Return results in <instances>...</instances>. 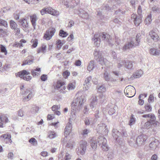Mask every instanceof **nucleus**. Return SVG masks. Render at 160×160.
Here are the masks:
<instances>
[{"label": "nucleus", "mask_w": 160, "mask_h": 160, "mask_svg": "<svg viewBox=\"0 0 160 160\" xmlns=\"http://www.w3.org/2000/svg\"><path fill=\"white\" fill-rule=\"evenodd\" d=\"M29 142L30 143L33 144V145H35V143H36V144L37 143V141L34 138H32L29 140Z\"/></svg>", "instance_id": "13d9d810"}, {"label": "nucleus", "mask_w": 160, "mask_h": 160, "mask_svg": "<svg viewBox=\"0 0 160 160\" xmlns=\"http://www.w3.org/2000/svg\"><path fill=\"white\" fill-rule=\"evenodd\" d=\"M158 141L155 139L153 142H151L149 144L150 147L153 150H154L158 145Z\"/></svg>", "instance_id": "5701e85b"}, {"label": "nucleus", "mask_w": 160, "mask_h": 160, "mask_svg": "<svg viewBox=\"0 0 160 160\" xmlns=\"http://www.w3.org/2000/svg\"><path fill=\"white\" fill-rule=\"evenodd\" d=\"M96 122V119H94L92 121V118H90L89 119L87 118L85 120V122L86 125H89V124H93Z\"/></svg>", "instance_id": "c756f323"}, {"label": "nucleus", "mask_w": 160, "mask_h": 160, "mask_svg": "<svg viewBox=\"0 0 160 160\" xmlns=\"http://www.w3.org/2000/svg\"><path fill=\"white\" fill-rule=\"evenodd\" d=\"M78 92L76 94L78 96L77 99L74 102H72L71 107L76 111H80L82 106L86 101L85 96L83 95L80 96Z\"/></svg>", "instance_id": "f03ea898"}, {"label": "nucleus", "mask_w": 160, "mask_h": 160, "mask_svg": "<svg viewBox=\"0 0 160 160\" xmlns=\"http://www.w3.org/2000/svg\"><path fill=\"white\" fill-rule=\"evenodd\" d=\"M87 142L85 141H82L80 142L79 150L81 155L85 153L87 146Z\"/></svg>", "instance_id": "ddd939ff"}, {"label": "nucleus", "mask_w": 160, "mask_h": 160, "mask_svg": "<svg viewBox=\"0 0 160 160\" xmlns=\"http://www.w3.org/2000/svg\"><path fill=\"white\" fill-rule=\"evenodd\" d=\"M31 42L32 43V47L33 48H36L38 45V40L37 39H32Z\"/></svg>", "instance_id": "5fc2aeb1"}, {"label": "nucleus", "mask_w": 160, "mask_h": 160, "mask_svg": "<svg viewBox=\"0 0 160 160\" xmlns=\"http://www.w3.org/2000/svg\"><path fill=\"white\" fill-rule=\"evenodd\" d=\"M98 90L100 92H104L106 91V88L104 86L102 85L99 87Z\"/></svg>", "instance_id": "de8ad7c7"}, {"label": "nucleus", "mask_w": 160, "mask_h": 160, "mask_svg": "<svg viewBox=\"0 0 160 160\" xmlns=\"http://www.w3.org/2000/svg\"><path fill=\"white\" fill-rule=\"evenodd\" d=\"M26 3L30 4H33L35 3L36 1H38V0H24Z\"/></svg>", "instance_id": "0e129e2a"}, {"label": "nucleus", "mask_w": 160, "mask_h": 160, "mask_svg": "<svg viewBox=\"0 0 160 160\" xmlns=\"http://www.w3.org/2000/svg\"><path fill=\"white\" fill-rule=\"evenodd\" d=\"M41 71L40 68H36L32 71V74L34 77L35 76H38L40 74Z\"/></svg>", "instance_id": "bb28decb"}, {"label": "nucleus", "mask_w": 160, "mask_h": 160, "mask_svg": "<svg viewBox=\"0 0 160 160\" xmlns=\"http://www.w3.org/2000/svg\"><path fill=\"white\" fill-rule=\"evenodd\" d=\"M74 81L73 82H70L67 86V89L69 91L74 89L76 87Z\"/></svg>", "instance_id": "a878e982"}, {"label": "nucleus", "mask_w": 160, "mask_h": 160, "mask_svg": "<svg viewBox=\"0 0 160 160\" xmlns=\"http://www.w3.org/2000/svg\"><path fill=\"white\" fill-rule=\"evenodd\" d=\"M33 62V59L31 60L27 59L23 62V63L22 64V65L23 66L26 64L30 65Z\"/></svg>", "instance_id": "c03bdc74"}, {"label": "nucleus", "mask_w": 160, "mask_h": 160, "mask_svg": "<svg viewBox=\"0 0 160 160\" xmlns=\"http://www.w3.org/2000/svg\"><path fill=\"white\" fill-rule=\"evenodd\" d=\"M99 63L102 66L109 67L112 65V63L108 61L106 58L103 57L98 60Z\"/></svg>", "instance_id": "f8f14e48"}, {"label": "nucleus", "mask_w": 160, "mask_h": 160, "mask_svg": "<svg viewBox=\"0 0 160 160\" xmlns=\"http://www.w3.org/2000/svg\"><path fill=\"white\" fill-rule=\"evenodd\" d=\"M97 98L96 96L95 95L92 96L91 99V102L90 104V107L92 109H93L97 104Z\"/></svg>", "instance_id": "4468645a"}, {"label": "nucleus", "mask_w": 160, "mask_h": 160, "mask_svg": "<svg viewBox=\"0 0 160 160\" xmlns=\"http://www.w3.org/2000/svg\"><path fill=\"white\" fill-rule=\"evenodd\" d=\"M142 96H145V98L147 97V95L146 94H141L138 96L139 100L138 101V104L141 105H142L144 103V100L141 99Z\"/></svg>", "instance_id": "4c0bfd02"}, {"label": "nucleus", "mask_w": 160, "mask_h": 160, "mask_svg": "<svg viewBox=\"0 0 160 160\" xmlns=\"http://www.w3.org/2000/svg\"><path fill=\"white\" fill-rule=\"evenodd\" d=\"M103 78L106 81H112V79L110 75V73L106 71H105L103 73L102 76Z\"/></svg>", "instance_id": "b1692460"}, {"label": "nucleus", "mask_w": 160, "mask_h": 160, "mask_svg": "<svg viewBox=\"0 0 160 160\" xmlns=\"http://www.w3.org/2000/svg\"><path fill=\"white\" fill-rule=\"evenodd\" d=\"M0 50L1 51L4 53L5 55H6L7 54V51L6 48L3 45H0Z\"/></svg>", "instance_id": "49530a36"}, {"label": "nucleus", "mask_w": 160, "mask_h": 160, "mask_svg": "<svg viewBox=\"0 0 160 160\" xmlns=\"http://www.w3.org/2000/svg\"><path fill=\"white\" fill-rule=\"evenodd\" d=\"M143 74V71L141 70H139L134 72L131 76L130 78L133 79L134 78H139L141 77Z\"/></svg>", "instance_id": "a211bd4d"}, {"label": "nucleus", "mask_w": 160, "mask_h": 160, "mask_svg": "<svg viewBox=\"0 0 160 160\" xmlns=\"http://www.w3.org/2000/svg\"><path fill=\"white\" fill-rule=\"evenodd\" d=\"M141 38V35L140 33H138L137 34L136 37V41L135 42V45L138 46L140 42V40Z\"/></svg>", "instance_id": "ea45409f"}, {"label": "nucleus", "mask_w": 160, "mask_h": 160, "mask_svg": "<svg viewBox=\"0 0 160 160\" xmlns=\"http://www.w3.org/2000/svg\"><path fill=\"white\" fill-rule=\"evenodd\" d=\"M60 108V105H54L52 107V110L53 111H56L57 110H59Z\"/></svg>", "instance_id": "4d7b16f0"}, {"label": "nucleus", "mask_w": 160, "mask_h": 160, "mask_svg": "<svg viewBox=\"0 0 160 160\" xmlns=\"http://www.w3.org/2000/svg\"><path fill=\"white\" fill-rule=\"evenodd\" d=\"M71 116L70 117V119L73 120L75 119L76 118V113L77 112H79V111H76L74 110H73L71 107Z\"/></svg>", "instance_id": "2f4dec72"}, {"label": "nucleus", "mask_w": 160, "mask_h": 160, "mask_svg": "<svg viewBox=\"0 0 160 160\" xmlns=\"http://www.w3.org/2000/svg\"><path fill=\"white\" fill-rule=\"evenodd\" d=\"M40 13L42 15H43L47 13H49L53 16H57L59 15V12L52 9L51 7L44 8L40 11Z\"/></svg>", "instance_id": "0eeeda50"}, {"label": "nucleus", "mask_w": 160, "mask_h": 160, "mask_svg": "<svg viewBox=\"0 0 160 160\" xmlns=\"http://www.w3.org/2000/svg\"><path fill=\"white\" fill-rule=\"evenodd\" d=\"M95 62L93 60H91L89 62L87 66V70L89 72L93 70L95 68Z\"/></svg>", "instance_id": "6ab92c4d"}, {"label": "nucleus", "mask_w": 160, "mask_h": 160, "mask_svg": "<svg viewBox=\"0 0 160 160\" xmlns=\"http://www.w3.org/2000/svg\"><path fill=\"white\" fill-rule=\"evenodd\" d=\"M90 131L89 129H85L82 131L81 134L83 136L86 137L87 136L88 133L90 132Z\"/></svg>", "instance_id": "3c124183"}, {"label": "nucleus", "mask_w": 160, "mask_h": 160, "mask_svg": "<svg viewBox=\"0 0 160 160\" xmlns=\"http://www.w3.org/2000/svg\"><path fill=\"white\" fill-rule=\"evenodd\" d=\"M7 35V32L5 30L0 28V35L1 37H3Z\"/></svg>", "instance_id": "09e8293b"}, {"label": "nucleus", "mask_w": 160, "mask_h": 160, "mask_svg": "<svg viewBox=\"0 0 160 160\" xmlns=\"http://www.w3.org/2000/svg\"><path fill=\"white\" fill-rule=\"evenodd\" d=\"M38 19V18L35 14L30 16V20L32 25L34 29H35L36 26V22Z\"/></svg>", "instance_id": "412c9836"}, {"label": "nucleus", "mask_w": 160, "mask_h": 160, "mask_svg": "<svg viewBox=\"0 0 160 160\" xmlns=\"http://www.w3.org/2000/svg\"><path fill=\"white\" fill-rule=\"evenodd\" d=\"M79 12H80V16L82 18L86 19L88 18V14L87 13L85 12L84 11V12H83L82 13L81 12V11H80Z\"/></svg>", "instance_id": "a18cd8bd"}, {"label": "nucleus", "mask_w": 160, "mask_h": 160, "mask_svg": "<svg viewBox=\"0 0 160 160\" xmlns=\"http://www.w3.org/2000/svg\"><path fill=\"white\" fill-rule=\"evenodd\" d=\"M72 128V125L71 123L68 122L67 124L64 129V135L66 138L67 137L71 132Z\"/></svg>", "instance_id": "2eb2a0df"}, {"label": "nucleus", "mask_w": 160, "mask_h": 160, "mask_svg": "<svg viewBox=\"0 0 160 160\" xmlns=\"http://www.w3.org/2000/svg\"><path fill=\"white\" fill-rule=\"evenodd\" d=\"M152 16L151 13H150L147 15L144 21L146 25H148L151 23L152 21Z\"/></svg>", "instance_id": "393cba45"}, {"label": "nucleus", "mask_w": 160, "mask_h": 160, "mask_svg": "<svg viewBox=\"0 0 160 160\" xmlns=\"http://www.w3.org/2000/svg\"><path fill=\"white\" fill-rule=\"evenodd\" d=\"M101 39L104 40L105 42H107L108 45L110 46H112L113 45L110 36L105 32L95 34L92 39L95 45L97 47L99 46Z\"/></svg>", "instance_id": "f257e3e1"}, {"label": "nucleus", "mask_w": 160, "mask_h": 160, "mask_svg": "<svg viewBox=\"0 0 160 160\" xmlns=\"http://www.w3.org/2000/svg\"><path fill=\"white\" fill-rule=\"evenodd\" d=\"M26 41L24 39L21 40L20 42V43H18V42H15L13 44V46L15 47H19V48H21L23 46L22 43H25L26 42Z\"/></svg>", "instance_id": "7c9ffc66"}, {"label": "nucleus", "mask_w": 160, "mask_h": 160, "mask_svg": "<svg viewBox=\"0 0 160 160\" xmlns=\"http://www.w3.org/2000/svg\"><path fill=\"white\" fill-rule=\"evenodd\" d=\"M32 97V93L31 92H30L28 95V96L25 98L23 99V100L25 101H27L31 99Z\"/></svg>", "instance_id": "603ef678"}, {"label": "nucleus", "mask_w": 160, "mask_h": 160, "mask_svg": "<svg viewBox=\"0 0 160 160\" xmlns=\"http://www.w3.org/2000/svg\"><path fill=\"white\" fill-rule=\"evenodd\" d=\"M149 35L151 38L154 41L156 42L158 40L159 36L154 30H152L149 32Z\"/></svg>", "instance_id": "dca6fc26"}, {"label": "nucleus", "mask_w": 160, "mask_h": 160, "mask_svg": "<svg viewBox=\"0 0 160 160\" xmlns=\"http://www.w3.org/2000/svg\"><path fill=\"white\" fill-rule=\"evenodd\" d=\"M112 135L114 138L118 142L120 143V140L121 139L122 135L120 132L117 129H114L112 130Z\"/></svg>", "instance_id": "9b49d317"}, {"label": "nucleus", "mask_w": 160, "mask_h": 160, "mask_svg": "<svg viewBox=\"0 0 160 160\" xmlns=\"http://www.w3.org/2000/svg\"><path fill=\"white\" fill-rule=\"evenodd\" d=\"M133 66L132 62V61H127L125 62V68L128 69H131Z\"/></svg>", "instance_id": "c85d7f7f"}, {"label": "nucleus", "mask_w": 160, "mask_h": 160, "mask_svg": "<svg viewBox=\"0 0 160 160\" xmlns=\"http://www.w3.org/2000/svg\"><path fill=\"white\" fill-rule=\"evenodd\" d=\"M96 130L98 132L102 134L106 135L108 132L107 126L104 123H100L97 126Z\"/></svg>", "instance_id": "39448f33"}, {"label": "nucleus", "mask_w": 160, "mask_h": 160, "mask_svg": "<svg viewBox=\"0 0 160 160\" xmlns=\"http://www.w3.org/2000/svg\"><path fill=\"white\" fill-rule=\"evenodd\" d=\"M56 32L55 28L51 27L47 30L43 36V38L47 40L50 39Z\"/></svg>", "instance_id": "423d86ee"}, {"label": "nucleus", "mask_w": 160, "mask_h": 160, "mask_svg": "<svg viewBox=\"0 0 160 160\" xmlns=\"http://www.w3.org/2000/svg\"><path fill=\"white\" fill-rule=\"evenodd\" d=\"M59 35L62 38H65L68 35V34L63 30H60L59 32Z\"/></svg>", "instance_id": "79ce46f5"}, {"label": "nucleus", "mask_w": 160, "mask_h": 160, "mask_svg": "<svg viewBox=\"0 0 160 160\" xmlns=\"http://www.w3.org/2000/svg\"><path fill=\"white\" fill-rule=\"evenodd\" d=\"M142 16H137L135 14H133L131 16V18L133 19L134 23L135 26H138L142 22Z\"/></svg>", "instance_id": "1a4fd4ad"}, {"label": "nucleus", "mask_w": 160, "mask_h": 160, "mask_svg": "<svg viewBox=\"0 0 160 160\" xmlns=\"http://www.w3.org/2000/svg\"><path fill=\"white\" fill-rule=\"evenodd\" d=\"M146 111L147 112H150L151 111L152 108L150 105L147 104L145 106Z\"/></svg>", "instance_id": "6e6d98bb"}, {"label": "nucleus", "mask_w": 160, "mask_h": 160, "mask_svg": "<svg viewBox=\"0 0 160 160\" xmlns=\"http://www.w3.org/2000/svg\"><path fill=\"white\" fill-rule=\"evenodd\" d=\"M47 45L45 44H43L41 47L37 49V52L38 53H40L44 54L46 52Z\"/></svg>", "instance_id": "aec40b11"}, {"label": "nucleus", "mask_w": 160, "mask_h": 160, "mask_svg": "<svg viewBox=\"0 0 160 160\" xmlns=\"http://www.w3.org/2000/svg\"><path fill=\"white\" fill-rule=\"evenodd\" d=\"M151 126V122L150 121H148L145 122L144 125V128L146 129H148Z\"/></svg>", "instance_id": "8fccbe9b"}, {"label": "nucleus", "mask_w": 160, "mask_h": 160, "mask_svg": "<svg viewBox=\"0 0 160 160\" xmlns=\"http://www.w3.org/2000/svg\"><path fill=\"white\" fill-rule=\"evenodd\" d=\"M118 67V68H121L123 66L125 67V61L123 60H119L117 59Z\"/></svg>", "instance_id": "473e14b6"}, {"label": "nucleus", "mask_w": 160, "mask_h": 160, "mask_svg": "<svg viewBox=\"0 0 160 160\" xmlns=\"http://www.w3.org/2000/svg\"><path fill=\"white\" fill-rule=\"evenodd\" d=\"M147 138V137L145 135L143 134L139 136L137 138V144L138 146L144 144Z\"/></svg>", "instance_id": "9d476101"}, {"label": "nucleus", "mask_w": 160, "mask_h": 160, "mask_svg": "<svg viewBox=\"0 0 160 160\" xmlns=\"http://www.w3.org/2000/svg\"><path fill=\"white\" fill-rule=\"evenodd\" d=\"M21 23L22 26L24 27H28L27 21L25 19L22 20L21 21Z\"/></svg>", "instance_id": "bf43d9fd"}, {"label": "nucleus", "mask_w": 160, "mask_h": 160, "mask_svg": "<svg viewBox=\"0 0 160 160\" xmlns=\"http://www.w3.org/2000/svg\"><path fill=\"white\" fill-rule=\"evenodd\" d=\"M65 83L64 82L61 81H59L57 82L56 86L57 88H60Z\"/></svg>", "instance_id": "864d4df0"}, {"label": "nucleus", "mask_w": 160, "mask_h": 160, "mask_svg": "<svg viewBox=\"0 0 160 160\" xmlns=\"http://www.w3.org/2000/svg\"><path fill=\"white\" fill-rule=\"evenodd\" d=\"M93 55L94 58L96 59H100L101 58L102 56V53L99 50L96 49L94 50L93 52Z\"/></svg>", "instance_id": "4be33fe9"}, {"label": "nucleus", "mask_w": 160, "mask_h": 160, "mask_svg": "<svg viewBox=\"0 0 160 160\" xmlns=\"http://www.w3.org/2000/svg\"><path fill=\"white\" fill-rule=\"evenodd\" d=\"M105 96L102 94L100 96V101L101 103H102L105 100Z\"/></svg>", "instance_id": "774afa93"}, {"label": "nucleus", "mask_w": 160, "mask_h": 160, "mask_svg": "<svg viewBox=\"0 0 160 160\" xmlns=\"http://www.w3.org/2000/svg\"><path fill=\"white\" fill-rule=\"evenodd\" d=\"M62 75L64 78H66L70 75V73L67 71L63 72Z\"/></svg>", "instance_id": "e2e57ef3"}, {"label": "nucleus", "mask_w": 160, "mask_h": 160, "mask_svg": "<svg viewBox=\"0 0 160 160\" xmlns=\"http://www.w3.org/2000/svg\"><path fill=\"white\" fill-rule=\"evenodd\" d=\"M154 101V97L152 94H151L149 97L148 102L149 103L153 102Z\"/></svg>", "instance_id": "69168bd1"}, {"label": "nucleus", "mask_w": 160, "mask_h": 160, "mask_svg": "<svg viewBox=\"0 0 160 160\" xmlns=\"http://www.w3.org/2000/svg\"><path fill=\"white\" fill-rule=\"evenodd\" d=\"M29 74V73L26 70H23L18 73L16 75L21 78H22L24 80L28 81L30 80L32 78V77L30 76H27Z\"/></svg>", "instance_id": "6e6552de"}, {"label": "nucleus", "mask_w": 160, "mask_h": 160, "mask_svg": "<svg viewBox=\"0 0 160 160\" xmlns=\"http://www.w3.org/2000/svg\"><path fill=\"white\" fill-rule=\"evenodd\" d=\"M136 141L133 138H131L130 141H129V145L132 147H136L137 144L136 143Z\"/></svg>", "instance_id": "37998d69"}, {"label": "nucleus", "mask_w": 160, "mask_h": 160, "mask_svg": "<svg viewBox=\"0 0 160 160\" xmlns=\"http://www.w3.org/2000/svg\"><path fill=\"white\" fill-rule=\"evenodd\" d=\"M2 15V14L1 12H0V17ZM0 26H3L5 27H8V24L7 22L3 20L0 19Z\"/></svg>", "instance_id": "e433bc0d"}, {"label": "nucleus", "mask_w": 160, "mask_h": 160, "mask_svg": "<svg viewBox=\"0 0 160 160\" xmlns=\"http://www.w3.org/2000/svg\"><path fill=\"white\" fill-rule=\"evenodd\" d=\"M92 79L91 76L87 77L85 80L84 83L86 84H90V82Z\"/></svg>", "instance_id": "338daca9"}, {"label": "nucleus", "mask_w": 160, "mask_h": 160, "mask_svg": "<svg viewBox=\"0 0 160 160\" xmlns=\"http://www.w3.org/2000/svg\"><path fill=\"white\" fill-rule=\"evenodd\" d=\"M137 46L135 45V44L133 41H131L130 42L126 44L123 47L122 50L125 51L128 49H130L133 47H136Z\"/></svg>", "instance_id": "f3484780"}, {"label": "nucleus", "mask_w": 160, "mask_h": 160, "mask_svg": "<svg viewBox=\"0 0 160 160\" xmlns=\"http://www.w3.org/2000/svg\"><path fill=\"white\" fill-rule=\"evenodd\" d=\"M1 138H3L5 140L8 139L9 140V142H12L11 139V135L10 134H3L1 136Z\"/></svg>", "instance_id": "a19ab883"}, {"label": "nucleus", "mask_w": 160, "mask_h": 160, "mask_svg": "<svg viewBox=\"0 0 160 160\" xmlns=\"http://www.w3.org/2000/svg\"><path fill=\"white\" fill-rule=\"evenodd\" d=\"M135 121L136 119L134 117V115L132 114L130 118V119L129 122L128 124L131 126L135 123Z\"/></svg>", "instance_id": "c9c22d12"}, {"label": "nucleus", "mask_w": 160, "mask_h": 160, "mask_svg": "<svg viewBox=\"0 0 160 160\" xmlns=\"http://www.w3.org/2000/svg\"><path fill=\"white\" fill-rule=\"evenodd\" d=\"M74 39V36L73 34H71L67 38V40L68 41L72 42Z\"/></svg>", "instance_id": "052dcab7"}, {"label": "nucleus", "mask_w": 160, "mask_h": 160, "mask_svg": "<svg viewBox=\"0 0 160 160\" xmlns=\"http://www.w3.org/2000/svg\"><path fill=\"white\" fill-rule=\"evenodd\" d=\"M97 142L94 138H92L91 140V146L94 150L95 149L97 148Z\"/></svg>", "instance_id": "cd10ccee"}, {"label": "nucleus", "mask_w": 160, "mask_h": 160, "mask_svg": "<svg viewBox=\"0 0 160 160\" xmlns=\"http://www.w3.org/2000/svg\"><path fill=\"white\" fill-rule=\"evenodd\" d=\"M97 142L99 146H101V148L104 151H107L108 150L107 142V139L103 136H100L97 139Z\"/></svg>", "instance_id": "7ed1b4c3"}, {"label": "nucleus", "mask_w": 160, "mask_h": 160, "mask_svg": "<svg viewBox=\"0 0 160 160\" xmlns=\"http://www.w3.org/2000/svg\"><path fill=\"white\" fill-rule=\"evenodd\" d=\"M90 86V84H86L84 83L83 87L84 90L85 91L88 90Z\"/></svg>", "instance_id": "680f3d73"}, {"label": "nucleus", "mask_w": 160, "mask_h": 160, "mask_svg": "<svg viewBox=\"0 0 160 160\" xmlns=\"http://www.w3.org/2000/svg\"><path fill=\"white\" fill-rule=\"evenodd\" d=\"M57 135L56 133L53 131H49L48 133V137L50 139H52L57 137Z\"/></svg>", "instance_id": "f704fd0d"}, {"label": "nucleus", "mask_w": 160, "mask_h": 160, "mask_svg": "<svg viewBox=\"0 0 160 160\" xmlns=\"http://www.w3.org/2000/svg\"><path fill=\"white\" fill-rule=\"evenodd\" d=\"M10 25L12 29L15 30L17 27V24L13 20H11L10 21Z\"/></svg>", "instance_id": "72a5a7b5"}, {"label": "nucleus", "mask_w": 160, "mask_h": 160, "mask_svg": "<svg viewBox=\"0 0 160 160\" xmlns=\"http://www.w3.org/2000/svg\"><path fill=\"white\" fill-rule=\"evenodd\" d=\"M135 88L131 85L127 87L124 90V93L125 95L129 98H131L133 97L136 94V91H135Z\"/></svg>", "instance_id": "20e7f679"}, {"label": "nucleus", "mask_w": 160, "mask_h": 160, "mask_svg": "<svg viewBox=\"0 0 160 160\" xmlns=\"http://www.w3.org/2000/svg\"><path fill=\"white\" fill-rule=\"evenodd\" d=\"M151 10L153 12L160 13V8L156 6H153L151 7Z\"/></svg>", "instance_id": "58836bf2"}]
</instances>
